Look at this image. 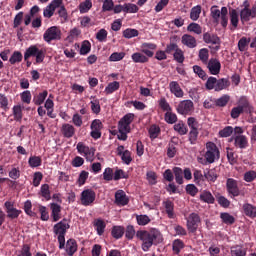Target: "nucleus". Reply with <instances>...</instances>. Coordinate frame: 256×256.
I'll return each instance as SVG.
<instances>
[{"label":"nucleus","instance_id":"42","mask_svg":"<svg viewBox=\"0 0 256 256\" xmlns=\"http://www.w3.org/2000/svg\"><path fill=\"white\" fill-rule=\"evenodd\" d=\"M240 19L242 23H249V21H251V19H253V16L251 14V9H242L240 11Z\"/></svg>","mask_w":256,"mask_h":256},{"label":"nucleus","instance_id":"22","mask_svg":"<svg viewBox=\"0 0 256 256\" xmlns=\"http://www.w3.org/2000/svg\"><path fill=\"white\" fill-rule=\"evenodd\" d=\"M204 177L209 183H215V181H217V179L219 178V174L217 173V169L207 168L204 170Z\"/></svg>","mask_w":256,"mask_h":256},{"label":"nucleus","instance_id":"21","mask_svg":"<svg viewBox=\"0 0 256 256\" xmlns=\"http://www.w3.org/2000/svg\"><path fill=\"white\" fill-rule=\"evenodd\" d=\"M61 133L66 139H71V137H74L75 135V126L65 123L62 125Z\"/></svg>","mask_w":256,"mask_h":256},{"label":"nucleus","instance_id":"49","mask_svg":"<svg viewBox=\"0 0 256 256\" xmlns=\"http://www.w3.org/2000/svg\"><path fill=\"white\" fill-rule=\"evenodd\" d=\"M91 7H93V2H91V0H85L84 2L80 3L79 11L80 13H89Z\"/></svg>","mask_w":256,"mask_h":256},{"label":"nucleus","instance_id":"53","mask_svg":"<svg viewBox=\"0 0 256 256\" xmlns=\"http://www.w3.org/2000/svg\"><path fill=\"white\" fill-rule=\"evenodd\" d=\"M193 72L198 75V77L200 79H202V81H207V73L205 72V70H203V68H201V66L199 65H194L193 66Z\"/></svg>","mask_w":256,"mask_h":256},{"label":"nucleus","instance_id":"19","mask_svg":"<svg viewBox=\"0 0 256 256\" xmlns=\"http://www.w3.org/2000/svg\"><path fill=\"white\" fill-rule=\"evenodd\" d=\"M169 89L172 95H175L178 99H181L185 95V92H183V89H181L177 81H171L169 83Z\"/></svg>","mask_w":256,"mask_h":256},{"label":"nucleus","instance_id":"33","mask_svg":"<svg viewBox=\"0 0 256 256\" xmlns=\"http://www.w3.org/2000/svg\"><path fill=\"white\" fill-rule=\"evenodd\" d=\"M181 249H185V243L181 239H175L172 242V251L175 255L181 253Z\"/></svg>","mask_w":256,"mask_h":256},{"label":"nucleus","instance_id":"47","mask_svg":"<svg viewBox=\"0 0 256 256\" xmlns=\"http://www.w3.org/2000/svg\"><path fill=\"white\" fill-rule=\"evenodd\" d=\"M123 37L125 39H133V37H139V30L127 28L123 31Z\"/></svg>","mask_w":256,"mask_h":256},{"label":"nucleus","instance_id":"39","mask_svg":"<svg viewBox=\"0 0 256 256\" xmlns=\"http://www.w3.org/2000/svg\"><path fill=\"white\" fill-rule=\"evenodd\" d=\"M249 43H251V38L242 37L238 41V49L241 51V53H244V51H247L249 49Z\"/></svg>","mask_w":256,"mask_h":256},{"label":"nucleus","instance_id":"26","mask_svg":"<svg viewBox=\"0 0 256 256\" xmlns=\"http://www.w3.org/2000/svg\"><path fill=\"white\" fill-rule=\"evenodd\" d=\"M166 214L169 219H175V204L171 200H166L163 202Z\"/></svg>","mask_w":256,"mask_h":256},{"label":"nucleus","instance_id":"38","mask_svg":"<svg viewBox=\"0 0 256 256\" xmlns=\"http://www.w3.org/2000/svg\"><path fill=\"white\" fill-rule=\"evenodd\" d=\"M231 101V96L228 94L222 95L220 98L214 100L216 107H227V103Z\"/></svg>","mask_w":256,"mask_h":256},{"label":"nucleus","instance_id":"40","mask_svg":"<svg viewBox=\"0 0 256 256\" xmlns=\"http://www.w3.org/2000/svg\"><path fill=\"white\" fill-rule=\"evenodd\" d=\"M229 15L231 25L234 27V29H237L239 25V13L236 9H231Z\"/></svg>","mask_w":256,"mask_h":256},{"label":"nucleus","instance_id":"61","mask_svg":"<svg viewBox=\"0 0 256 256\" xmlns=\"http://www.w3.org/2000/svg\"><path fill=\"white\" fill-rule=\"evenodd\" d=\"M88 53H91V42L84 40L80 48V55H88Z\"/></svg>","mask_w":256,"mask_h":256},{"label":"nucleus","instance_id":"51","mask_svg":"<svg viewBox=\"0 0 256 256\" xmlns=\"http://www.w3.org/2000/svg\"><path fill=\"white\" fill-rule=\"evenodd\" d=\"M198 57L204 65H207V63L209 62V49L207 48L200 49Z\"/></svg>","mask_w":256,"mask_h":256},{"label":"nucleus","instance_id":"64","mask_svg":"<svg viewBox=\"0 0 256 256\" xmlns=\"http://www.w3.org/2000/svg\"><path fill=\"white\" fill-rule=\"evenodd\" d=\"M211 17L214 23H219L221 18V10L217 9V6H213L211 8Z\"/></svg>","mask_w":256,"mask_h":256},{"label":"nucleus","instance_id":"14","mask_svg":"<svg viewBox=\"0 0 256 256\" xmlns=\"http://www.w3.org/2000/svg\"><path fill=\"white\" fill-rule=\"evenodd\" d=\"M71 225H69V220L64 218L60 222L54 225V233L55 235H66L67 229H69Z\"/></svg>","mask_w":256,"mask_h":256},{"label":"nucleus","instance_id":"24","mask_svg":"<svg viewBox=\"0 0 256 256\" xmlns=\"http://www.w3.org/2000/svg\"><path fill=\"white\" fill-rule=\"evenodd\" d=\"M50 209H51V217L54 221V223H57L59 219H61V205L57 203H51L50 204Z\"/></svg>","mask_w":256,"mask_h":256},{"label":"nucleus","instance_id":"31","mask_svg":"<svg viewBox=\"0 0 256 256\" xmlns=\"http://www.w3.org/2000/svg\"><path fill=\"white\" fill-rule=\"evenodd\" d=\"M66 251L69 256L77 253V241L75 239H69L66 243Z\"/></svg>","mask_w":256,"mask_h":256},{"label":"nucleus","instance_id":"12","mask_svg":"<svg viewBox=\"0 0 256 256\" xmlns=\"http://www.w3.org/2000/svg\"><path fill=\"white\" fill-rule=\"evenodd\" d=\"M4 207L6 209L8 219H18L19 215L23 213V211L15 208V205L11 201H6L4 203Z\"/></svg>","mask_w":256,"mask_h":256},{"label":"nucleus","instance_id":"2","mask_svg":"<svg viewBox=\"0 0 256 256\" xmlns=\"http://www.w3.org/2000/svg\"><path fill=\"white\" fill-rule=\"evenodd\" d=\"M220 157L221 152L219 151L217 144L214 142H207L204 158H198V163H201L202 165H211V163L219 161Z\"/></svg>","mask_w":256,"mask_h":256},{"label":"nucleus","instance_id":"56","mask_svg":"<svg viewBox=\"0 0 256 256\" xmlns=\"http://www.w3.org/2000/svg\"><path fill=\"white\" fill-rule=\"evenodd\" d=\"M41 163H43V160H41V157L39 156H31L28 160V165L32 167V169L35 167H41Z\"/></svg>","mask_w":256,"mask_h":256},{"label":"nucleus","instance_id":"16","mask_svg":"<svg viewBox=\"0 0 256 256\" xmlns=\"http://www.w3.org/2000/svg\"><path fill=\"white\" fill-rule=\"evenodd\" d=\"M115 204L118 207H125V205H129V197L123 190H118L115 193Z\"/></svg>","mask_w":256,"mask_h":256},{"label":"nucleus","instance_id":"10","mask_svg":"<svg viewBox=\"0 0 256 256\" xmlns=\"http://www.w3.org/2000/svg\"><path fill=\"white\" fill-rule=\"evenodd\" d=\"M203 41L208 45H216L214 47L215 51H219V49H221V38H219L215 33L205 32L203 34Z\"/></svg>","mask_w":256,"mask_h":256},{"label":"nucleus","instance_id":"5","mask_svg":"<svg viewBox=\"0 0 256 256\" xmlns=\"http://www.w3.org/2000/svg\"><path fill=\"white\" fill-rule=\"evenodd\" d=\"M186 221V227L189 233H197V229H199V223H201V216L195 212H192L188 215Z\"/></svg>","mask_w":256,"mask_h":256},{"label":"nucleus","instance_id":"41","mask_svg":"<svg viewBox=\"0 0 256 256\" xmlns=\"http://www.w3.org/2000/svg\"><path fill=\"white\" fill-rule=\"evenodd\" d=\"M187 31L189 33H195V35H201L203 28L198 23L192 22L187 26Z\"/></svg>","mask_w":256,"mask_h":256},{"label":"nucleus","instance_id":"6","mask_svg":"<svg viewBox=\"0 0 256 256\" xmlns=\"http://www.w3.org/2000/svg\"><path fill=\"white\" fill-rule=\"evenodd\" d=\"M96 198L97 194H95L93 189H85L80 195L81 205L84 207H89V205H93V203H95Z\"/></svg>","mask_w":256,"mask_h":256},{"label":"nucleus","instance_id":"4","mask_svg":"<svg viewBox=\"0 0 256 256\" xmlns=\"http://www.w3.org/2000/svg\"><path fill=\"white\" fill-rule=\"evenodd\" d=\"M62 32L59 26L49 27L43 34V40L50 44L52 41H61Z\"/></svg>","mask_w":256,"mask_h":256},{"label":"nucleus","instance_id":"58","mask_svg":"<svg viewBox=\"0 0 256 256\" xmlns=\"http://www.w3.org/2000/svg\"><path fill=\"white\" fill-rule=\"evenodd\" d=\"M199 139V130H190L188 134V141L190 145H197V140Z\"/></svg>","mask_w":256,"mask_h":256},{"label":"nucleus","instance_id":"57","mask_svg":"<svg viewBox=\"0 0 256 256\" xmlns=\"http://www.w3.org/2000/svg\"><path fill=\"white\" fill-rule=\"evenodd\" d=\"M158 105L160 109H162V111H166V113H168V111H173V108H171V105L167 102L165 97L160 98Z\"/></svg>","mask_w":256,"mask_h":256},{"label":"nucleus","instance_id":"25","mask_svg":"<svg viewBox=\"0 0 256 256\" xmlns=\"http://www.w3.org/2000/svg\"><path fill=\"white\" fill-rule=\"evenodd\" d=\"M133 63L145 64L149 63V56L143 52H136L131 55Z\"/></svg>","mask_w":256,"mask_h":256},{"label":"nucleus","instance_id":"48","mask_svg":"<svg viewBox=\"0 0 256 256\" xmlns=\"http://www.w3.org/2000/svg\"><path fill=\"white\" fill-rule=\"evenodd\" d=\"M21 61H23V54L19 51H14L9 59V63L15 65L16 63H21Z\"/></svg>","mask_w":256,"mask_h":256},{"label":"nucleus","instance_id":"44","mask_svg":"<svg viewBox=\"0 0 256 256\" xmlns=\"http://www.w3.org/2000/svg\"><path fill=\"white\" fill-rule=\"evenodd\" d=\"M200 200L203 201V203L213 204L215 203V197H213V194L209 191H204L200 194Z\"/></svg>","mask_w":256,"mask_h":256},{"label":"nucleus","instance_id":"30","mask_svg":"<svg viewBox=\"0 0 256 256\" xmlns=\"http://www.w3.org/2000/svg\"><path fill=\"white\" fill-rule=\"evenodd\" d=\"M39 195L46 201H51V188L49 184H42L40 187Z\"/></svg>","mask_w":256,"mask_h":256},{"label":"nucleus","instance_id":"63","mask_svg":"<svg viewBox=\"0 0 256 256\" xmlns=\"http://www.w3.org/2000/svg\"><path fill=\"white\" fill-rule=\"evenodd\" d=\"M233 135V127L232 126H226L222 130L219 131V137L227 138L231 137Z\"/></svg>","mask_w":256,"mask_h":256},{"label":"nucleus","instance_id":"1","mask_svg":"<svg viewBox=\"0 0 256 256\" xmlns=\"http://www.w3.org/2000/svg\"><path fill=\"white\" fill-rule=\"evenodd\" d=\"M136 237L142 241L141 249L144 252L149 251L152 245H159L163 241V234L157 228H151L150 230H138Z\"/></svg>","mask_w":256,"mask_h":256},{"label":"nucleus","instance_id":"37","mask_svg":"<svg viewBox=\"0 0 256 256\" xmlns=\"http://www.w3.org/2000/svg\"><path fill=\"white\" fill-rule=\"evenodd\" d=\"M220 219L224 225H233L235 223V217L227 212L220 213Z\"/></svg>","mask_w":256,"mask_h":256},{"label":"nucleus","instance_id":"11","mask_svg":"<svg viewBox=\"0 0 256 256\" xmlns=\"http://www.w3.org/2000/svg\"><path fill=\"white\" fill-rule=\"evenodd\" d=\"M63 5V0H53L47 7L44 8L43 15L46 19H51L55 15V10Z\"/></svg>","mask_w":256,"mask_h":256},{"label":"nucleus","instance_id":"60","mask_svg":"<svg viewBox=\"0 0 256 256\" xmlns=\"http://www.w3.org/2000/svg\"><path fill=\"white\" fill-rule=\"evenodd\" d=\"M217 86V78L210 76L206 83H205V88L207 89V91H215V87Z\"/></svg>","mask_w":256,"mask_h":256},{"label":"nucleus","instance_id":"27","mask_svg":"<svg viewBox=\"0 0 256 256\" xmlns=\"http://www.w3.org/2000/svg\"><path fill=\"white\" fill-rule=\"evenodd\" d=\"M232 256H247V247L244 245H234L230 248Z\"/></svg>","mask_w":256,"mask_h":256},{"label":"nucleus","instance_id":"17","mask_svg":"<svg viewBox=\"0 0 256 256\" xmlns=\"http://www.w3.org/2000/svg\"><path fill=\"white\" fill-rule=\"evenodd\" d=\"M181 43L185 45V47H188V49H195V47H197V39L191 34H184Z\"/></svg>","mask_w":256,"mask_h":256},{"label":"nucleus","instance_id":"35","mask_svg":"<svg viewBox=\"0 0 256 256\" xmlns=\"http://www.w3.org/2000/svg\"><path fill=\"white\" fill-rule=\"evenodd\" d=\"M111 235L114 239H121L123 235H125V227L113 226L111 230Z\"/></svg>","mask_w":256,"mask_h":256},{"label":"nucleus","instance_id":"28","mask_svg":"<svg viewBox=\"0 0 256 256\" xmlns=\"http://www.w3.org/2000/svg\"><path fill=\"white\" fill-rule=\"evenodd\" d=\"M93 226L96 229L97 235H103L105 233V228L107 227V224L105 221L101 218L94 219Z\"/></svg>","mask_w":256,"mask_h":256},{"label":"nucleus","instance_id":"50","mask_svg":"<svg viewBox=\"0 0 256 256\" xmlns=\"http://www.w3.org/2000/svg\"><path fill=\"white\" fill-rule=\"evenodd\" d=\"M148 133L150 139H157V137H159V135L161 134V128H159V126L157 125H152L150 126Z\"/></svg>","mask_w":256,"mask_h":256},{"label":"nucleus","instance_id":"15","mask_svg":"<svg viewBox=\"0 0 256 256\" xmlns=\"http://www.w3.org/2000/svg\"><path fill=\"white\" fill-rule=\"evenodd\" d=\"M230 141H234V146L238 149H247L249 146V140H247V136L245 135L233 136Z\"/></svg>","mask_w":256,"mask_h":256},{"label":"nucleus","instance_id":"7","mask_svg":"<svg viewBox=\"0 0 256 256\" xmlns=\"http://www.w3.org/2000/svg\"><path fill=\"white\" fill-rule=\"evenodd\" d=\"M195 109V105L191 100H182L178 103L176 111L179 115H191Z\"/></svg>","mask_w":256,"mask_h":256},{"label":"nucleus","instance_id":"3","mask_svg":"<svg viewBox=\"0 0 256 256\" xmlns=\"http://www.w3.org/2000/svg\"><path fill=\"white\" fill-rule=\"evenodd\" d=\"M45 55H47V49L37 47V45H31L28 47L24 53V61L31 59V57H36L35 63L40 64L45 61Z\"/></svg>","mask_w":256,"mask_h":256},{"label":"nucleus","instance_id":"59","mask_svg":"<svg viewBox=\"0 0 256 256\" xmlns=\"http://www.w3.org/2000/svg\"><path fill=\"white\" fill-rule=\"evenodd\" d=\"M0 109L5 112L9 111V98L3 93H0Z\"/></svg>","mask_w":256,"mask_h":256},{"label":"nucleus","instance_id":"62","mask_svg":"<svg viewBox=\"0 0 256 256\" xmlns=\"http://www.w3.org/2000/svg\"><path fill=\"white\" fill-rule=\"evenodd\" d=\"M139 6L133 3H125L124 4V13H138Z\"/></svg>","mask_w":256,"mask_h":256},{"label":"nucleus","instance_id":"43","mask_svg":"<svg viewBox=\"0 0 256 256\" xmlns=\"http://www.w3.org/2000/svg\"><path fill=\"white\" fill-rule=\"evenodd\" d=\"M174 131H176V133L179 135H187L189 129L187 128V125L183 123V121H179L174 125Z\"/></svg>","mask_w":256,"mask_h":256},{"label":"nucleus","instance_id":"23","mask_svg":"<svg viewBox=\"0 0 256 256\" xmlns=\"http://www.w3.org/2000/svg\"><path fill=\"white\" fill-rule=\"evenodd\" d=\"M242 209L246 217H249L250 219L256 218V206L253 204L245 203L243 204Z\"/></svg>","mask_w":256,"mask_h":256},{"label":"nucleus","instance_id":"8","mask_svg":"<svg viewBox=\"0 0 256 256\" xmlns=\"http://www.w3.org/2000/svg\"><path fill=\"white\" fill-rule=\"evenodd\" d=\"M226 190L228 195H230L232 199L241 195V190L239 189V182L233 178H228L226 180Z\"/></svg>","mask_w":256,"mask_h":256},{"label":"nucleus","instance_id":"55","mask_svg":"<svg viewBox=\"0 0 256 256\" xmlns=\"http://www.w3.org/2000/svg\"><path fill=\"white\" fill-rule=\"evenodd\" d=\"M164 119L166 123L173 125L174 123H177V114L173 113V111H168L165 113Z\"/></svg>","mask_w":256,"mask_h":256},{"label":"nucleus","instance_id":"32","mask_svg":"<svg viewBox=\"0 0 256 256\" xmlns=\"http://www.w3.org/2000/svg\"><path fill=\"white\" fill-rule=\"evenodd\" d=\"M48 95H49V92L47 90H44L43 92L34 95L33 103L35 105H43V103H45V100L47 99Z\"/></svg>","mask_w":256,"mask_h":256},{"label":"nucleus","instance_id":"36","mask_svg":"<svg viewBox=\"0 0 256 256\" xmlns=\"http://www.w3.org/2000/svg\"><path fill=\"white\" fill-rule=\"evenodd\" d=\"M229 85H231V82H229V79H227V78L218 79V80H216L215 91H217V92L223 91V89H227V87H229Z\"/></svg>","mask_w":256,"mask_h":256},{"label":"nucleus","instance_id":"46","mask_svg":"<svg viewBox=\"0 0 256 256\" xmlns=\"http://www.w3.org/2000/svg\"><path fill=\"white\" fill-rule=\"evenodd\" d=\"M173 173H174L176 183L178 185H183V169L179 167H174Z\"/></svg>","mask_w":256,"mask_h":256},{"label":"nucleus","instance_id":"34","mask_svg":"<svg viewBox=\"0 0 256 256\" xmlns=\"http://www.w3.org/2000/svg\"><path fill=\"white\" fill-rule=\"evenodd\" d=\"M229 14V10L227 7L221 8V15H220V24L225 29L227 28V25L229 24V17L227 16Z\"/></svg>","mask_w":256,"mask_h":256},{"label":"nucleus","instance_id":"52","mask_svg":"<svg viewBox=\"0 0 256 256\" xmlns=\"http://www.w3.org/2000/svg\"><path fill=\"white\" fill-rule=\"evenodd\" d=\"M226 155H227V159H228V162L230 163V165H236L237 154H235V152L233 151L232 148L226 149Z\"/></svg>","mask_w":256,"mask_h":256},{"label":"nucleus","instance_id":"54","mask_svg":"<svg viewBox=\"0 0 256 256\" xmlns=\"http://www.w3.org/2000/svg\"><path fill=\"white\" fill-rule=\"evenodd\" d=\"M201 15V5L194 6L190 11V19L197 21Z\"/></svg>","mask_w":256,"mask_h":256},{"label":"nucleus","instance_id":"18","mask_svg":"<svg viewBox=\"0 0 256 256\" xmlns=\"http://www.w3.org/2000/svg\"><path fill=\"white\" fill-rule=\"evenodd\" d=\"M155 49H157V44L151 43V42H144L141 45V51L146 55L147 57H153L155 55Z\"/></svg>","mask_w":256,"mask_h":256},{"label":"nucleus","instance_id":"9","mask_svg":"<svg viewBox=\"0 0 256 256\" xmlns=\"http://www.w3.org/2000/svg\"><path fill=\"white\" fill-rule=\"evenodd\" d=\"M135 121V114L127 113L118 122V131L131 132V123Z\"/></svg>","mask_w":256,"mask_h":256},{"label":"nucleus","instance_id":"20","mask_svg":"<svg viewBox=\"0 0 256 256\" xmlns=\"http://www.w3.org/2000/svg\"><path fill=\"white\" fill-rule=\"evenodd\" d=\"M237 107L243 110L245 113H251L253 111V106H251L249 99H247L245 96H241L239 98Z\"/></svg>","mask_w":256,"mask_h":256},{"label":"nucleus","instance_id":"45","mask_svg":"<svg viewBox=\"0 0 256 256\" xmlns=\"http://www.w3.org/2000/svg\"><path fill=\"white\" fill-rule=\"evenodd\" d=\"M119 87H121V85L118 81L109 83L105 88L106 95H111L112 93H115V91H119Z\"/></svg>","mask_w":256,"mask_h":256},{"label":"nucleus","instance_id":"13","mask_svg":"<svg viewBox=\"0 0 256 256\" xmlns=\"http://www.w3.org/2000/svg\"><path fill=\"white\" fill-rule=\"evenodd\" d=\"M206 65L210 75H219L221 73V62L217 58H211Z\"/></svg>","mask_w":256,"mask_h":256},{"label":"nucleus","instance_id":"29","mask_svg":"<svg viewBox=\"0 0 256 256\" xmlns=\"http://www.w3.org/2000/svg\"><path fill=\"white\" fill-rule=\"evenodd\" d=\"M12 113H13L14 121L21 123V121L23 120V106L14 105L12 108Z\"/></svg>","mask_w":256,"mask_h":256}]
</instances>
